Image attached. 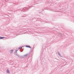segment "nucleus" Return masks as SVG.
<instances>
[{"label": "nucleus", "instance_id": "1", "mask_svg": "<svg viewBox=\"0 0 74 74\" xmlns=\"http://www.w3.org/2000/svg\"><path fill=\"white\" fill-rule=\"evenodd\" d=\"M20 10H22L21 11H23V12H25V11H27L28 10V9H27V8H23L20 9Z\"/></svg>", "mask_w": 74, "mask_h": 74}, {"label": "nucleus", "instance_id": "2", "mask_svg": "<svg viewBox=\"0 0 74 74\" xmlns=\"http://www.w3.org/2000/svg\"><path fill=\"white\" fill-rule=\"evenodd\" d=\"M30 53H29L25 55L22 56H23V58H24L25 57H26L27 56H29V55H30Z\"/></svg>", "mask_w": 74, "mask_h": 74}, {"label": "nucleus", "instance_id": "3", "mask_svg": "<svg viewBox=\"0 0 74 74\" xmlns=\"http://www.w3.org/2000/svg\"><path fill=\"white\" fill-rule=\"evenodd\" d=\"M16 56H18L19 58H23V56H19V55L18 54H17V53H16Z\"/></svg>", "mask_w": 74, "mask_h": 74}, {"label": "nucleus", "instance_id": "4", "mask_svg": "<svg viewBox=\"0 0 74 74\" xmlns=\"http://www.w3.org/2000/svg\"><path fill=\"white\" fill-rule=\"evenodd\" d=\"M25 47H27V48H30L31 51V50H32V48H31V47H30V46L29 45H26Z\"/></svg>", "mask_w": 74, "mask_h": 74}, {"label": "nucleus", "instance_id": "5", "mask_svg": "<svg viewBox=\"0 0 74 74\" xmlns=\"http://www.w3.org/2000/svg\"><path fill=\"white\" fill-rule=\"evenodd\" d=\"M57 53L58 55L59 56H60V57H62V58H63V57H62V56H61V55H60V53L59 52V51H58Z\"/></svg>", "mask_w": 74, "mask_h": 74}, {"label": "nucleus", "instance_id": "6", "mask_svg": "<svg viewBox=\"0 0 74 74\" xmlns=\"http://www.w3.org/2000/svg\"><path fill=\"white\" fill-rule=\"evenodd\" d=\"M58 34L60 35V36H61L62 37V36H63V34H62L61 33H59Z\"/></svg>", "mask_w": 74, "mask_h": 74}, {"label": "nucleus", "instance_id": "7", "mask_svg": "<svg viewBox=\"0 0 74 74\" xmlns=\"http://www.w3.org/2000/svg\"><path fill=\"white\" fill-rule=\"evenodd\" d=\"M7 73H10V72L9 71V70H8V69L7 70Z\"/></svg>", "mask_w": 74, "mask_h": 74}, {"label": "nucleus", "instance_id": "8", "mask_svg": "<svg viewBox=\"0 0 74 74\" xmlns=\"http://www.w3.org/2000/svg\"><path fill=\"white\" fill-rule=\"evenodd\" d=\"M40 0H39L38 1H37L36 2L37 4H38L37 3H40Z\"/></svg>", "mask_w": 74, "mask_h": 74}, {"label": "nucleus", "instance_id": "9", "mask_svg": "<svg viewBox=\"0 0 74 74\" xmlns=\"http://www.w3.org/2000/svg\"><path fill=\"white\" fill-rule=\"evenodd\" d=\"M3 38H4V37H2L1 36H0V40H1V39H3Z\"/></svg>", "mask_w": 74, "mask_h": 74}, {"label": "nucleus", "instance_id": "10", "mask_svg": "<svg viewBox=\"0 0 74 74\" xmlns=\"http://www.w3.org/2000/svg\"><path fill=\"white\" fill-rule=\"evenodd\" d=\"M22 47H19L18 48V50H19V49L20 48H22Z\"/></svg>", "mask_w": 74, "mask_h": 74}, {"label": "nucleus", "instance_id": "11", "mask_svg": "<svg viewBox=\"0 0 74 74\" xmlns=\"http://www.w3.org/2000/svg\"><path fill=\"white\" fill-rule=\"evenodd\" d=\"M21 10H22L21 9H20L17 10V11H20Z\"/></svg>", "mask_w": 74, "mask_h": 74}, {"label": "nucleus", "instance_id": "12", "mask_svg": "<svg viewBox=\"0 0 74 74\" xmlns=\"http://www.w3.org/2000/svg\"><path fill=\"white\" fill-rule=\"evenodd\" d=\"M18 51V49H17V50H16V52H15L16 53H17V51Z\"/></svg>", "mask_w": 74, "mask_h": 74}, {"label": "nucleus", "instance_id": "13", "mask_svg": "<svg viewBox=\"0 0 74 74\" xmlns=\"http://www.w3.org/2000/svg\"><path fill=\"white\" fill-rule=\"evenodd\" d=\"M23 49H22V50H21V51H20L21 52H23Z\"/></svg>", "mask_w": 74, "mask_h": 74}, {"label": "nucleus", "instance_id": "14", "mask_svg": "<svg viewBox=\"0 0 74 74\" xmlns=\"http://www.w3.org/2000/svg\"><path fill=\"white\" fill-rule=\"evenodd\" d=\"M10 51H11V52H13V50H11Z\"/></svg>", "mask_w": 74, "mask_h": 74}, {"label": "nucleus", "instance_id": "15", "mask_svg": "<svg viewBox=\"0 0 74 74\" xmlns=\"http://www.w3.org/2000/svg\"><path fill=\"white\" fill-rule=\"evenodd\" d=\"M25 16H22L21 17H25Z\"/></svg>", "mask_w": 74, "mask_h": 74}, {"label": "nucleus", "instance_id": "16", "mask_svg": "<svg viewBox=\"0 0 74 74\" xmlns=\"http://www.w3.org/2000/svg\"><path fill=\"white\" fill-rule=\"evenodd\" d=\"M28 8V9H29V8H30V7H29V8Z\"/></svg>", "mask_w": 74, "mask_h": 74}, {"label": "nucleus", "instance_id": "17", "mask_svg": "<svg viewBox=\"0 0 74 74\" xmlns=\"http://www.w3.org/2000/svg\"><path fill=\"white\" fill-rule=\"evenodd\" d=\"M56 59H57V58H56Z\"/></svg>", "mask_w": 74, "mask_h": 74}, {"label": "nucleus", "instance_id": "18", "mask_svg": "<svg viewBox=\"0 0 74 74\" xmlns=\"http://www.w3.org/2000/svg\"><path fill=\"white\" fill-rule=\"evenodd\" d=\"M51 74V73H50V74Z\"/></svg>", "mask_w": 74, "mask_h": 74}, {"label": "nucleus", "instance_id": "19", "mask_svg": "<svg viewBox=\"0 0 74 74\" xmlns=\"http://www.w3.org/2000/svg\"><path fill=\"white\" fill-rule=\"evenodd\" d=\"M1 48V47H0V49Z\"/></svg>", "mask_w": 74, "mask_h": 74}]
</instances>
